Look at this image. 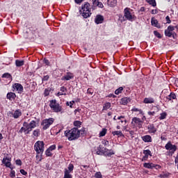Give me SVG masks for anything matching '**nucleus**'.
Returning a JSON list of instances; mask_svg holds the SVG:
<instances>
[{"label":"nucleus","instance_id":"nucleus-1","mask_svg":"<svg viewBox=\"0 0 178 178\" xmlns=\"http://www.w3.org/2000/svg\"><path fill=\"white\" fill-rule=\"evenodd\" d=\"M64 134L69 141H73L80 137V130L78 128L74 127L70 130L65 131Z\"/></svg>","mask_w":178,"mask_h":178},{"label":"nucleus","instance_id":"nucleus-2","mask_svg":"<svg viewBox=\"0 0 178 178\" xmlns=\"http://www.w3.org/2000/svg\"><path fill=\"white\" fill-rule=\"evenodd\" d=\"M37 127V122L34 120L31 121L30 123L24 122L23 123V127L19 131V133H24V134H30V131L33 130V129H35Z\"/></svg>","mask_w":178,"mask_h":178},{"label":"nucleus","instance_id":"nucleus-3","mask_svg":"<svg viewBox=\"0 0 178 178\" xmlns=\"http://www.w3.org/2000/svg\"><path fill=\"white\" fill-rule=\"evenodd\" d=\"M79 13L83 17V19H88L91 17L92 13H91V5L88 2H85L81 6V8L79 10Z\"/></svg>","mask_w":178,"mask_h":178},{"label":"nucleus","instance_id":"nucleus-4","mask_svg":"<svg viewBox=\"0 0 178 178\" xmlns=\"http://www.w3.org/2000/svg\"><path fill=\"white\" fill-rule=\"evenodd\" d=\"M175 29H176V26H173L170 25L167 29L165 30L164 34L165 37H168L169 38H176L177 36V34L175 33Z\"/></svg>","mask_w":178,"mask_h":178},{"label":"nucleus","instance_id":"nucleus-5","mask_svg":"<svg viewBox=\"0 0 178 178\" xmlns=\"http://www.w3.org/2000/svg\"><path fill=\"white\" fill-rule=\"evenodd\" d=\"M44 145L43 141L38 140L37 141L34 145V149L36 152V154H43L44 149Z\"/></svg>","mask_w":178,"mask_h":178},{"label":"nucleus","instance_id":"nucleus-6","mask_svg":"<svg viewBox=\"0 0 178 178\" xmlns=\"http://www.w3.org/2000/svg\"><path fill=\"white\" fill-rule=\"evenodd\" d=\"M49 106L53 112H56V113L62 112V106H60L55 99L50 101Z\"/></svg>","mask_w":178,"mask_h":178},{"label":"nucleus","instance_id":"nucleus-7","mask_svg":"<svg viewBox=\"0 0 178 178\" xmlns=\"http://www.w3.org/2000/svg\"><path fill=\"white\" fill-rule=\"evenodd\" d=\"M165 149L167 151H169V155H173L176 151H177V146L176 145L172 144V142H168L167 144L165 145Z\"/></svg>","mask_w":178,"mask_h":178},{"label":"nucleus","instance_id":"nucleus-8","mask_svg":"<svg viewBox=\"0 0 178 178\" xmlns=\"http://www.w3.org/2000/svg\"><path fill=\"white\" fill-rule=\"evenodd\" d=\"M54 118L43 120L41 123L42 130H47V129H49V127L54 124Z\"/></svg>","mask_w":178,"mask_h":178},{"label":"nucleus","instance_id":"nucleus-9","mask_svg":"<svg viewBox=\"0 0 178 178\" xmlns=\"http://www.w3.org/2000/svg\"><path fill=\"white\" fill-rule=\"evenodd\" d=\"M73 169H74V165L72 163H70L68 165L67 168H65L64 170V177L63 178H73L72 173L73 172Z\"/></svg>","mask_w":178,"mask_h":178},{"label":"nucleus","instance_id":"nucleus-10","mask_svg":"<svg viewBox=\"0 0 178 178\" xmlns=\"http://www.w3.org/2000/svg\"><path fill=\"white\" fill-rule=\"evenodd\" d=\"M131 123L133 127L137 129H141L143 127V120H141L140 118H138L137 117L133 118Z\"/></svg>","mask_w":178,"mask_h":178},{"label":"nucleus","instance_id":"nucleus-11","mask_svg":"<svg viewBox=\"0 0 178 178\" xmlns=\"http://www.w3.org/2000/svg\"><path fill=\"white\" fill-rule=\"evenodd\" d=\"M124 16L127 20H129V22H133L134 20V14H132L131 12H130V8H126L124 10Z\"/></svg>","mask_w":178,"mask_h":178},{"label":"nucleus","instance_id":"nucleus-12","mask_svg":"<svg viewBox=\"0 0 178 178\" xmlns=\"http://www.w3.org/2000/svg\"><path fill=\"white\" fill-rule=\"evenodd\" d=\"M8 116L14 118V119H19V118L22 115V110L17 109L15 111H8Z\"/></svg>","mask_w":178,"mask_h":178},{"label":"nucleus","instance_id":"nucleus-13","mask_svg":"<svg viewBox=\"0 0 178 178\" xmlns=\"http://www.w3.org/2000/svg\"><path fill=\"white\" fill-rule=\"evenodd\" d=\"M12 161V159L8 158V157H4L2 160V163L5 165L6 168H10L11 170H13V167H12V164L10 163Z\"/></svg>","mask_w":178,"mask_h":178},{"label":"nucleus","instance_id":"nucleus-14","mask_svg":"<svg viewBox=\"0 0 178 178\" xmlns=\"http://www.w3.org/2000/svg\"><path fill=\"white\" fill-rule=\"evenodd\" d=\"M74 75L72 72H67L65 75L61 77L62 81H69V80H72L74 79Z\"/></svg>","mask_w":178,"mask_h":178},{"label":"nucleus","instance_id":"nucleus-15","mask_svg":"<svg viewBox=\"0 0 178 178\" xmlns=\"http://www.w3.org/2000/svg\"><path fill=\"white\" fill-rule=\"evenodd\" d=\"M13 88L16 90V91H18L19 94H22V92H23V86L20 83H14L13 85Z\"/></svg>","mask_w":178,"mask_h":178},{"label":"nucleus","instance_id":"nucleus-16","mask_svg":"<svg viewBox=\"0 0 178 178\" xmlns=\"http://www.w3.org/2000/svg\"><path fill=\"white\" fill-rule=\"evenodd\" d=\"M103 155H104V156L111 157L112 155H115V151L105 148L103 152Z\"/></svg>","mask_w":178,"mask_h":178},{"label":"nucleus","instance_id":"nucleus-17","mask_svg":"<svg viewBox=\"0 0 178 178\" xmlns=\"http://www.w3.org/2000/svg\"><path fill=\"white\" fill-rule=\"evenodd\" d=\"M147 129L149 134H155L156 133V128H155V125H154V124H149L147 126Z\"/></svg>","mask_w":178,"mask_h":178},{"label":"nucleus","instance_id":"nucleus-18","mask_svg":"<svg viewBox=\"0 0 178 178\" xmlns=\"http://www.w3.org/2000/svg\"><path fill=\"white\" fill-rule=\"evenodd\" d=\"M95 23L96 24H102V23H104V16L97 15L95 18Z\"/></svg>","mask_w":178,"mask_h":178},{"label":"nucleus","instance_id":"nucleus-19","mask_svg":"<svg viewBox=\"0 0 178 178\" xmlns=\"http://www.w3.org/2000/svg\"><path fill=\"white\" fill-rule=\"evenodd\" d=\"M144 143H152V137L149 135H145L141 137Z\"/></svg>","mask_w":178,"mask_h":178},{"label":"nucleus","instance_id":"nucleus-20","mask_svg":"<svg viewBox=\"0 0 178 178\" xmlns=\"http://www.w3.org/2000/svg\"><path fill=\"white\" fill-rule=\"evenodd\" d=\"M155 102V99L152 97H146L143 100V104H154Z\"/></svg>","mask_w":178,"mask_h":178},{"label":"nucleus","instance_id":"nucleus-21","mask_svg":"<svg viewBox=\"0 0 178 178\" xmlns=\"http://www.w3.org/2000/svg\"><path fill=\"white\" fill-rule=\"evenodd\" d=\"M151 23H152V26H154V27H156L157 29H161V25L158 22L157 19L152 18Z\"/></svg>","mask_w":178,"mask_h":178},{"label":"nucleus","instance_id":"nucleus-22","mask_svg":"<svg viewBox=\"0 0 178 178\" xmlns=\"http://www.w3.org/2000/svg\"><path fill=\"white\" fill-rule=\"evenodd\" d=\"M130 101H131V99L130 97H124L121 99V104L122 105H127V104H129Z\"/></svg>","mask_w":178,"mask_h":178},{"label":"nucleus","instance_id":"nucleus-23","mask_svg":"<svg viewBox=\"0 0 178 178\" xmlns=\"http://www.w3.org/2000/svg\"><path fill=\"white\" fill-rule=\"evenodd\" d=\"M117 3H118L117 0H108L107 1V5H108V6H111V8H113V6H116Z\"/></svg>","mask_w":178,"mask_h":178},{"label":"nucleus","instance_id":"nucleus-24","mask_svg":"<svg viewBox=\"0 0 178 178\" xmlns=\"http://www.w3.org/2000/svg\"><path fill=\"white\" fill-rule=\"evenodd\" d=\"M16 98V94L14 92H8L7 94V99H9L10 101H13Z\"/></svg>","mask_w":178,"mask_h":178},{"label":"nucleus","instance_id":"nucleus-25","mask_svg":"<svg viewBox=\"0 0 178 178\" xmlns=\"http://www.w3.org/2000/svg\"><path fill=\"white\" fill-rule=\"evenodd\" d=\"M92 4L98 8H104V4L98 0H92Z\"/></svg>","mask_w":178,"mask_h":178},{"label":"nucleus","instance_id":"nucleus-26","mask_svg":"<svg viewBox=\"0 0 178 178\" xmlns=\"http://www.w3.org/2000/svg\"><path fill=\"white\" fill-rule=\"evenodd\" d=\"M166 101H172V99H176V95L174 92H171L168 96L165 97Z\"/></svg>","mask_w":178,"mask_h":178},{"label":"nucleus","instance_id":"nucleus-27","mask_svg":"<svg viewBox=\"0 0 178 178\" xmlns=\"http://www.w3.org/2000/svg\"><path fill=\"white\" fill-rule=\"evenodd\" d=\"M97 155H104V149H102V145H99L96 151Z\"/></svg>","mask_w":178,"mask_h":178},{"label":"nucleus","instance_id":"nucleus-28","mask_svg":"<svg viewBox=\"0 0 178 178\" xmlns=\"http://www.w3.org/2000/svg\"><path fill=\"white\" fill-rule=\"evenodd\" d=\"M144 168L146 169H154V163H145L143 164Z\"/></svg>","mask_w":178,"mask_h":178},{"label":"nucleus","instance_id":"nucleus-29","mask_svg":"<svg viewBox=\"0 0 178 178\" xmlns=\"http://www.w3.org/2000/svg\"><path fill=\"white\" fill-rule=\"evenodd\" d=\"M15 65L17 67H20L24 65V60H15Z\"/></svg>","mask_w":178,"mask_h":178},{"label":"nucleus","instance_id":"nucleus-30","mask_svg":"<svg viewBox=\"0 0 178 178\" xmlns=\"http://www.w3.org/2000/svg\"><path fill=\"white\" fill-rule=\"evenodd\" d=\"M111 106V104L110 102H106L103 106V111H108Z\"/></svg>","mask_w":178,"mask_h":178},{"label":"nucleus","instance_id":"nucleus-31","mask_svg":"<svg viewBox=\"0 0 178 178\" xmlns=\"http://www.w3.org/2000/svg\"><path fill=\"white\" fill-rule=\"evenodd\" d=\"M143 154H144L145 156H146L147 158H148V156H152L151 150H149V149L143 150Z\"/></svg>","mask_w":178,"mask_h":178},{"label":"nucleus","instance_id":"nucleus-32","mask_svg":"<svg viewBox=\"0 0 178 178\" xmlns=\"http://www.w3.org/2000/svg\"><path fill=\"white\" fill-rule=\"evenodd\" d=\"M113 136H118L119 137L123 136V133L122 131H114L112 132Z\"/></svg>","mask_w":178,"mask_h":178},{"label":"nucleus","instance_id":"nucleus-33","mask_svg":"<svg viewBox=\"0 0 178 178\" xmlns=\"http://www.w3.org/2000/svg\"><path fill=\"white\" fill-rule=\"evenodd\" d=\"M166 116H168V113H166V112H163L160 114L159 119L160 120H163V119H166Z\"/></svg>","mask_w":178,"mask_h":178},{"label":"nucleus","instance_id":"nucleus-34","mask_svg":"<svg viewBox=\"0 0 178 178\" xmlns=\"http://www.w3.org/2000/svg\"><path fill=\"white\" fill-rule=\"evenodd\" d=\"M132 112H139V114L140 115H144V112L143 111V110L141 109H139V108H137L136 107H134L132 109H131Z\"/></svg>","mask_w":178,"mask_h":178},{"label":"nucleus","instance_id":"nucleus-35","mask_svg":"<svg viewBox=\"0 0 178 178\" xmlns=\"http://www.w3.org/2000/svg\"><path fill=\"white\" fill-rule=\"evenodd\" d=\"M123 90H124L123 87H120L117 90H115V95H119V94H122V92H123Z\"/></svg>","mask_w":178,"mask_h":178},{"label":"nucleus","instance_id":"nucleus-36","mask_svg":"<svg viewBox=\"0 0 178 178\" xmlns=\"http://www.w3.org/2000/svg\"><path fill=\"white\" fill-rule=\"evenodd\" d=\"M107 129H103L100 132H99V137H104L106 134Z\"/></svg>","mask_w":178,"mask_h":178},{"label":"nucleus","instance_id":"nucleus-37","mask_svg":"<svg viewBox=\"0 0 178 178\" xmlns=\"http://www.w3.org/2000/svg\"><path fill=\"white\" fill-rule=\"evenodd\" d=\"M40 129H35L33 132V136H34V137H38V136H40Z\"/></svg>","mask_w":178,"mask_h":178},{"label":"nucleus","instance_id":"nucleus-38","mask_svg":"<svg viewBox=\"0 0 178 178\" xmlns=\"http://www.w3.org/2000/svg\"><path fill=\"white\" fill-rule=\"evenodd\" d=\"M3 79H12V75L9 73H5L2 75Z\"/></svg>","mask_w":178,"mask_h":178},{"label":"nucleus","instance_id":"nucleus-39","mask_svg":"<svg viewBox=\"0 0 178 178\" xmlns=\"http://www.w3.org/2000/svg\"><path fill=\"white\" fill-rule=\"evenodd\" d=\"M148 3H149V5H152V6H156V1L155 0H149Z\"/></svg>","mask_w":178,"mask_h":178},{"label":"nucleus","instance_id":"nucleus-40","mask_svg":"<svg viewBox=\"0 0 178 178\" xmlns=\"http://www.w3.org/2000/svg\"><path fill=\"white\" fill-rule=\"evenodd\" d=\"M154 35L155 37H157V38H162V35L161 33H159V32H158V31H154Z\"/></svg>","mask_w":178,"mask_h":178},{"label":"nucleus","instance_id":"nucleus-41","mask_svg":"<svg viewBox=\"0 0 178 178\" xmlns=\"http://www.w3.org/2000/svg\"><path fill=\"white\" fill-rule=\"evenodd\" d=\"M74 126H75V127H80V126H81V122L74 121Z\"/></svg>","mask_w":178,"mask_h":178},{"label":"nucleus","instance_id":"nucleus-42","mask_svg":"<svg viewBox=\"0 0 178 178\" xmlns=\"http://www.w3.org/2000/svg\"><path fill=\"white\" fill-rule=\"evenodd\" d=\"M73 104H74V101L67 102L66 103L67 106H70V108H73Z\"/></svg>","mask_w":178,"mask_h":178},{"label":"nucleus","instance_id":"nucleus-43","mask_svg":"<svg viewBox=\"0 0 178 178\" xmlns=\"http://www.w3.org/2000/svg\"><path fill=\"white\" fill-rule=\"evenodd\" d=\"M45 154L47 156H51L52 153H51V150L49 149H47L45 152Z\"/></svg>","mask_w":178,"mask_h":178},{"label":"nucleus","instance_id":"nucleus-44","mask_svg":"<svg viewBox=\"0 0 178 178\" xmlns=\"http://www.w3.org/2000/svg\"><path fill=\"white\" fill-rule=\"evenodd\" d=\"M15 163H16V165H17L18 166H22V160H20V159H17L16 161H15Z\"/></svg>","mask_w":178,"mask_h":178},{"label":"nucleus","instance_id":"nucleus-45","mask_svg":"<svg viewBox=\"0 0 178 178\" xmlns=\"http://www.w3.org/2000/svg\"><path fill=\"white\" fill-rule=\"evenodd\" d=\"M10 176L12 178L16 177V172H15V170H11Z\"/></svg>","mask_w":178,"mask_h":178},{"label":"nucleus","instance_id":"nucleus-46","mask_svg":"<svg viewBox=\"0 0 178 178\" xmlns=\"http://www.w3.org/2000/svg\"><path fill=\"white\" fill-rule=\"evenodd\" d=\"M49 92H51V90L49 89H45L44 92V97H48V95H49Z\"/></svg>","mask_w":178,"mask_h":178},{"label":"nucleus","instance_id":"nucleus-47","mask_svg":"<svg viewBox=\"0 0 178 178\" xmlns=\"http://www.w3.org/2000/svg\"><path fill=\"white\" fill-rule=\"evenodd\" d=\"M87 94H90V95H92V94H94V90H92V88H88L87 90Z\"/></svg>","mask_w":178,"mask_h":178},{"label":"nucleus","instance_id":"nucleus-48","mask_svg":"<svg viewBox=\"0 0 178 178\" xmlns=\"http://www.w3.org/2000/svg\"><path fill=\"white\" fill-rule=\"evenodd\" d=\"M48 149L50 151H54V149H56V145H52L48 148Z\"/></svg>","mask_w":178,"mask_h":178},{"label":"nucleus","instance_id":"nucleus-49","mask_svg":"<svg viewBox=\"0 0 178 178\" xmlns=\"http://www.w3.org/2000/svg\"><path fill=\"white\" fill-rule=\"evenodd\" d=\"M60 90L61 91V92H66L67 91V88H66V87L65 86H62L60 89Z\"/></svg>","mask_w":178,"mask_h":178},{"label":"nucleus","instance_id":"nucleus-50","mask_svg":"<svg viewBox=\"0 0 178 178\" xmlns=\"http://www.w3.org/2000/svg\"><path fill=\"white\" fill-rule=\"evenodd\" d=\"M42 80V81H48V80H49V76L48 75L44 76Z\"/></svg>","mask_w":178,"mask_h":178},{"label":"nucleus","instance_id":"nucleus-51","mask_svg":"<svg viewBox=\"0 0 178 178\" xmlns=\"http://www.w3.org/2000/svg\"><path fill=\"white\" fill-rule=\"evenodd\" d=\"M19 172H20V173H21L22 175H23L24 176H26V175H27V172H26V170H23V169L20 170Z\"/></svg>","mask_w":178,"mask_h":178},{"label":"nucleus","instance_id":"nucleus-52","mask_svg":"<svg viewBox=\"0 0 178 178\" xmlns=\"http://www.w3.org/2000/svg\"><path fill=\"white\" fill-rule=\"evenodd\" d=\"M43 62H44V63H45L46 66H49V60H48V59L44 58L43 60Z\"/></svg>","mask_w":178,"mask_h":178},{"label":"nucleus","instance_id":"nucleus-53","mask_svg":"<svg viewBox=\"0 0 178 178\" xmlns=\"http://www.w3.org/2000/svg\"><path fill=\"white\" fill-rule=\"evenodd\" d=\"M75 3H77V5H80L83 2H84V0H74Z\"/></svg>","mask_w":178,"mask_h":178},{"label":"nucleus","instance_id":"nucleus-54","mask_svg":"<svg viewBox=\"0 0 178 178\" xmlns=\"http://www.w3.org/2000/svg\"><path fill=\"white\" fill-rule=\"evenodd\" d=\"M102 144L103 145H104L106 147V145H109V141L108 140H102Z\"/></svg>","mask_w":178,"mask_h":178},{"label":"nucleus","instance_id":"nucleus-55","mask_svg":"<svg viewBox=\"0 0 178 178\" xmlns=\"http://www.w3.org/2000/svg\"><path fill=\"white\" fill-rule=\"evenodd\" d=\"M165 20H166L168 24H170L171 21H170V18L169 17V16H167L165 17Z\"/></svg>","mask_w":178,"mask_h":178},{"label":"nucleus","instance_id":"nucleus-56","mask_svg":"<svg viewBox=\"0 0 178 178\" xmlns=\"http://www.w3.org/2000/svg\"><path fill=\"white\" fill-rule=\"evenodd\" d=\"M147 113L149 116H154L155 115V111H149Z\"/></svg>","mask_w":178,"mask_h":178},{"label":"nucleus","instance_id":"nucleus-57","mask_svg":"<svg viewBox=\"0 0 178 178\" xmlns=\"http://www.w3.org/2000/svg\"><path fill=\"white\" fill-rule=\"evenodd\" d=\"M154 169H156V170L161 169V165H157V164H154Z\"/></svg>","mask_w":178,"mask_h":178},{"label":"nucleus","instance_id":"nucleus-58","mask_svg":"<svg viewBox=\"0 0 178 178\" xmlns=\"http://www.w3.org/2000/svg\"><path fill=\"white\" fill-rule=\"evenodd\" d=\"M56 95H57V97H60V95H66V93H63L62 92H58Z\"/></svg>","mask_w":178,"mask_h":178},{"label":"nucleus","instance_id":"nucleus-59","mask_svg":"<svg viewBox=\"0 0 178 178\" xmlns=\"http://www.w3.org/2000/svg\"><path fill=\"white\" fill-rule=\"evenodd\" d=\"M88 168H90V166L86 165H82L81 166V169H88Z\"/></svg>","mask_w":178,"mask_h":178},{"label":"nucleus","instance_id":"nucleus-60","mask_svg":"<svg viewBox=\"0 0 178 178\" xmlns=\"http://www.w3.org/2000/svg\"><path fill=\"white\" fill-rule=\"evenodd\" d=\"M151 13L152 15H156V13H158V10H152Z\"/></svg>","mask_w":178,"mask_h":178},{"label":"nucleus","instance_id":"nucleus-61","mask_svg":"<svg viewBox=\"0 0 178 178\" xmlns=\"http://www.w3.org/2000/svg\"><path fill=\"white\" fill-rule=\"evenodd\" d=\"M120 123H122V124H123L124 123V124H126V123H127V121L126 120V119H122V120H120Z\"/></svg>","mask_w":178,"mask_h":178},{"label":"nucleus","instance_id":"nucleus-62","mask_svg":"<svg viewBox=\"0 0 178 178\" xmlns=\"http://www.w3.org/2000/svg\"><path fill=\"white\" fill-rule=\"evenodd\" d=\"M80 134H84L86 131V128H82L81 130H79Z\"/></svg>","mask_w":178,"mask_h":178},{"label":"nucleus","instance_id":"nucleus-63","mask_svg":"<svg viewBox=\"0 0 178 178\" xmlns=\"http://www.w3.org/2000/svg\"><path fill=\"white\" fill-rule=\"evenodd\" d=\"M148 159V157L144 156L143 158H142V161L143 162H145V161H147Z\"/></svg>","mask_w":178,"mask_h":178},{"label":"nucleus","instance_id":"nucleus-64","mask_svg":"<svg viewBox=\"0 0 178 178\" xmlns=\"http://www.w3.org/2000/svg\"><path fill=\"white\" fill-rule=\"evenodd\" d=\"M129 134L133 137V136H134V131H129Z\"/></svg>","mask_w":178,"mask_h":178}]
</instances>
